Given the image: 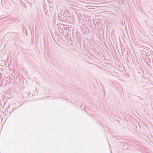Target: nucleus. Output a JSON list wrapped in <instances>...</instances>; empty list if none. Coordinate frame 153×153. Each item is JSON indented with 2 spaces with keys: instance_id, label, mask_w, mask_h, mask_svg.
Masks as SVG:
<instances>
[{
  "instance_id": "nucleus-3",
  "label": "nucleus",
  "mask_w": 153,
  "mask_h": 153,
  "mask_svg": "<svg viewBox=\"0 0 153 153\" xmlns=\"http://www.w3.org/2000/svg\"><path fill=\"white\" fill-rule=\"evenodd\" d=\"M82 31L83 32V34H85L86 35H87V34H88L87 31L84 30V31L82 30Z\"/></svg>"
},
{
  "instance_id": "nucleus-1",
  "label": "nucleus",
  "mask_w": 153,
  "mask_h": 153,
  "mask_svg": "<svg viewBox=\"0 0 153 153\" xmlns=\"http://www.w3.org/2000/svg\"><path fill=\"white\" fill-rule=\"evenodd\" d=\"M142 52H142V53L143 54V55H142L143 58L144 56L146 59H148V60L150 61L151 60L149 58L150 56L149 53L146 51H142Z\"/></svg>"
},
{
  "instance_id": "nucleus-5",
  "label": "nucleus",
  "mask_w": 153,
  "mask_h": 153,
  "mask_svg": "<svg viewBox=\"0 0 153 153\" xmlns=\"http://www.w3.org/2000/svg\"><path fill=\"white\" fill-rule=\"evenodd\" d=\"M60 15H61V16H62L61 13L60 14Z\"/></svg>"
},
{
  "instance_id": "nucleus-4",
  "label": "nucleus",
  "mask_w": 153,
  "mask_h": 153,
  "mask_svg": "<svg viewBox=\"0 0 153 153\" xmlns=\"http://www.w3.org/2000/svg\"><path fill=\"white\" fill-rule=\"evenodd\" d=\"M58 17L59 19V20H60L61 21L62 20V17H60L59 15H58Z\"/></svg>"
},
{
  "instance_id": "nucleus-2",
  "label": "nucleus",
  "mask_w": 153,
  "mask_h": 153,
  "mask_svg": "<svg viewBox=\"0 0 153 153\" xmlns=\"http://www.w3.org/2000/svg\"><path fill=\"white\" fill-rule=\"evenodd\" d=\"M21 1H20V2H21V4L22 5V6H23L24 7H26V4L22 3V2H21Z\"/></svg>"
}]
</instances>
